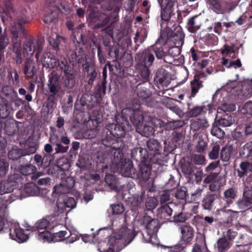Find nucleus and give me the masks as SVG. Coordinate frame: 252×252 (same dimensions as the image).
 Listing matches in <instances>:
<instances>
[{"instance_id": "55", "label": "nucleus", "mask_w": 252, "mask_h": 252, "mask_svg": "<svg viewBox=\"0 0 252 252\" xmlns=\"http://www.w3.org/2000/svg\"><path fill=\"white\" fill-rule=\"evenodd\" d=\"M236 106L232 103H224L222 106V110L224 111H233L235 110Z\"/></svg>"}, {"instance_id": "5", "label": "nucleus", "mask_w": 252, "mask_h": 252, "mask_svg": "<svg viewBox=\"0 0 252 252\" xmlns=\"http://www.w3.org/2000/svg\"><path fill=\"white\" fill-rule=\"evenodd\" d=\"M60 75L55 71H53L49 74L48 87L50 92L52 94V95L50 96L49 99H54V95L56 94L59 96L64 94L60 84Z\"/></svg>"}, {"instance_id": "51", "label": "nucleus", "mask_w": 252, "mask_h": 252, "mask_svg": "<svg viewBox=\"0 0 252 252\" xmlns=\"http://www.w3.org/2000/svg\"><path fill=\"white\" fill-rule=\"evenodd\" d=\"M220 186V179H216L215 181L210 183L209 188L212 191H216L218 190Z\"/></svg>"}, {"instance_id": "16", "label": "nucleus", "mask_w": 252, "mask_h": 252, "mask_svg": "<svg viewBox=\"0 0 252 252\" xmlns=\"http://www.w3.org/2000/svg\"><path fill=\"white\" fill-rule=\"evenodd\" d=\"M211 8L217 14H223L226 9L223 7L219 0H208Z\"/></svg>"}, {"instance_id": "59", "label": "nucleus", "mask_w": 252, "mask_h": 252, "mask_svg": "<svg viewBox=\"0 0 252 252\" xmlns=\"http://www.w3.org/2000/svg\"><path fill=\"white\" fill-rule=\"evenodd\" d=\"M221 64L225 66L226 67L230 68L231 67V60L226 57L222 58Z\"/></svg>"}, {"instance_id": "48", "label": "nucleus", "mask_w": 252, "mask_h": 252, "mask_svg": "<svg viewBox=\"0 0 252 252\" xmlns=\"http://www.w3.org/2000/svg\"><path fill=\"white\" fill-rule=\"evenodd\" d=\"M237 235V233L236 232L232 231L231 230H228L227 232V233L224 235V237H226V239L228 241L231 242V244H232L233 240L236 237Z\"/></svg>"}, {"instance_id": "31", "label": "nucleus", "mask_w": 252, "mask_h": 252, "mask_svg": "<svg viewBox=\"0 0 252 252\" xmlns=\"http://www.w3.org/2000/svg\"><path fill=\"white\" fill-rule=\"evenodd\" d=\"M241 153L246 158L252 156V142L245 144L243 147Z\"/></svg>"}, {"instance_id": "24", "label": "nucleus", "mask_w": 252, "mask_h": 252, "mask_svg": "<svg viewBox=\"0 0 252 252\" xmlns=\"http://www.w3.org/2000/svg\"><path fill=\"white\" fill-rule=\"evenodd\" d=\"M36 225L38 231H44V229H46V230H51L54 227V225L51 224L47 219H43L40 220Z\"/></svg>"}, {"instance_id": "25", "label": "nucleus", "mask_w": 252, "mask_h": 252, "mask_svg": "<svg viewBox=\"0 0 252 252\" xmlns=\"http://www.w3.org/2000/svg\"><path fill=\"white\" fill-rule=\"evenodd\" d=\"M234 122V119L227 114L218 120L219 125L224 127L230 126Z\"/></svg>"}, {"instance_id": "2", "label": "nucleus", "mask_w": 252, "mask_h": 252, "mask_svg": "<svg viewBox=\"0 0 252 252\" xmlns=\"http://www.w3.org/2000/svg\"><path fill=\"white\" fill-rule=\"evenodd\" d=\"M58 65L63 71L64 75L62 77L63 84L68 88H72L74 84V75L72 67L68 64L67 60L61 57L58 60Z\"/></svg>"}, {"instance_id": "33", "label": "nucleus", "mask_w": 252, "mask_h": 252, "mask_svg": "<svg viewBox=\"0 0 252 252\" xmlns=\"http://www.w3.org/2000/svg\"><path fill=\"white\" fill-rule=\"evenodd\" d=\"M147 145L150 151H158L159 147V143L155 139H150L147 142Z\"/></svg>"}, {"instance_id": "13", "label": "nucleus", "mask_w": 252, "mask_h": 252, "mask_svg": "<svg viewBox=\"0 0 252 252\" xmlns=\"http://www.w3.org/2000/svg\"><path fill=\"white\" fill-rule=\"evenodd\" d=\"M201 25V21L198 19V16L196 15L189 19L187 28L189 32L193 33L199 29Z\"/></svg>"}, {"instance_id": "40", "label": "nucleus", "mask_w": 252, "mask_h": 252, "mask_svg": "<svg viewBox=\"0 0 252 252\" xmlns=\"http://www.w3.org/2000/svg\"><path fill=\"white\" fill-rule=\"evenodd\" d=\"M141 177L144 180H148L151 175V169L148 167H144L141 168Z\"/></svg>"}, {"instance_id": "11", "label": "nucleus", "mask_w": 252, "mask_h": 252, "mask_svg": "<svg viewBox=\"0 0 252 252\" xmlns=\"http://www.w3.org/2000/svg\"><path fill=\"white\" fill-rule=\"evenodd\" d=\"M143 120L142 117H141L138 120V123L134 122V124L137 125L136 130L139 132L141 135L145 136H149L152 135L154 132V128L149 126L145 125L142 128V126L140 124V121Z\"/></svg>"}, {"instance_id": "49", "label": "nucleus", "mask_w": 252, "mask_h": 252, "mask_svg": "<svg viewBox=\"0 0 252 252\" xmlns=\"http://www.w3.org/2000/svg\"><path fill=\"white\" fill-rule=\"evenodd\" d=\"M203 110L202 107H195L189 112V115L191 117H196L201 114Z\"/></svg>"}, {"instance_id": "56", "label": "nucleus", "mask_w": 252, "mask_h": 252, "mask_svg": "<svg viewBox=\"0 0 252 252\" xmlns=\"http://www.w3.org/2000/svg\"><path fill=\"white\" fill-rule=\"evenodd\" d=\"M101 120V115L100 114H98V116L97 118H96L95 119H92V120H90L88 122V124L90 125L91 123H92L93 125V127H92L93 129H94L95 128L98 124L100 123Z\"/></svg>"}, {"instance_id": "21", "label": "nucleus", "mask_w": 252, "mask_h": 252, "mask_svg": "<svg viewBox=\"0 0 252 252\" xmlns=\"http://www.w3.org/2000/svg\"><path fill=\"white\" fill-rule=\"evenodd\" d=\"M71 233L69 231H60L52 234V242H57L63 240L69 237Z\"/></svg>"}, {"instance_id": "54", "label": "nucleus", "mask_w": 252, "mask_h": 252, "mask_svg": "<svg viewBox=\"0 0 252 252\" xmlns=\"http://www.w3.org/2000/svg\"><path fill=\"white\" fill-rule=\"evenodd\" d=\"M57 206L61 211H63L66 208V203L64 198H60L57 200Z\"/></svg>"}, {"instance_id": "6", "label": "nucleus", "mask_w": 252, "mask_h": 252, "mask_svg": "<svg viewBox=\"0 0 252 252\" xmlns=\"http://www.w3.org/2000/svg\"><path fill=\"white\" fill-rule=\"evenodd\" d=\"M42 50V45L36 40L27 41L24 47L23 54L26 59H30L35 52V57L37 61L39 59V54Z\"/></svg>"}, {"instance_id": "57", "label": "nucleus", "mask_w": 252, "mask_h": 252, "mask_svg": "<svg viewBox=\"0 0 252 252\" xmlns=\"http://www.w3.org/2000/svg\"><path fill=\"white\" fill-rule=\"evenodd\" d=\"M57 148H56V152L57 153L61 152L64 153L66 152L68 150V146L64 147L61 145L60 143L57 142L56 143Z\"/></svg>"}, {"instance_id": "52", "label": "nucleus", "mask_w": 252, "mask_h": 252, "mask_svg": "<svg viewBox=\"0 0 252 252\" xmlns=\"http://www.w3.org/2000/svg\"><path fill=\"white\" fill-rule=\"evenodd\" d=\"M66 208L70 209L74 208L76 206V202L75 199L72 197L64 198Z\"/></svg>"}, {"instance_id": "26", "label": "nucleus", "mask_w": 252, "mask_h": 252, "mask_svg": "<svg viewBox=\"0 0 252 252\" xmlns=\"http://www.w3.org/2000/svg\"><path fill=\"white\" fill-rule=\"evenodd\" d=\"M156 80L157 82L159 83V84L162 86H167L170 83L169 78H168V75L164 73L158 74Z\"/></svg>"}, {"instance_id": "35", "label": "nucleus", "mask_w": 252, "mask_h": 252, "mask_svg": "<svg viewBox=\"0 0 252 252\" xmlns=\"http://www.w3.org/2000/svg\"><path fill=\"white\" fill-rule=\"evenodd\" d=\"M211 134L219 138H221L224 136V132L223 130L217 126H213L211 130Z\"/></svg>"}, {"instance_id": "14", "label": "nucleus", "mask_w": 252, "mask_h": 252, "mask_svg": "<svg viewBox=\"0 0 252 252\" xmlns=\"http://www.w3.org/2000/svg\"><path fill=\"white\" fill-rule=\"evenodd\" d=\"M64 41V38L60 36L56 32H52L48 37V41L51 45L59 48V45Z\"/></svg>"}, {"instance_id": "9", "label": "nucleus", "mask_w": 252, "mask_h": 252, "mask_svg": "<svg viewBox=\"0 0 252 252\" xmlns=\"http://www.w3.org/2000/svg\"><path fill=\"white\" fill-rule=\"evenodd\" d=\"M182 241L187 243L191 241L194 235V231L192 227L183 226L180 228Z\"/></svg>"}, {"instance_id": "32", "label": "nucleus", "mask_w": 252, "mask_h": 252, "mask_svg": "<svg viewBox=\"0 0 252 252\" xmlns=\"http://www.w3.org/2000/svg\"><path fill=\"white\" fill-rule=\"evenodd\" d=\"M238 204L242 210H246L252 204V199L249 200L243 196V198L238 201Z\"/></svg>"}, {"instance_id": "19", "label": "nucleus", "mask_w": 252, "mask_h": 252, "mask_svg": "<svg viewBox=\"0 0 252 252\" xmlns=\"http://www.w3.org/2000/svg\"><path fill=\"white\" fill-rule=\"evenodd\" d=\"M49 230L38 231V239L43 243L52 242V234Z\"/></svg>"}, {"instance_id": "43", "label": "nucleus", "mask_w": 252, "mask_h": 252, "mask_svg": "<svg viewBox=\"0 0 252 252\" xmlns=\"http://www.w3.org/2000/svg\"><path fill=\"white\" fill-rule=\"evenodd\" d=\"M220 146L218 145H215L211 152L209 153V157L212 159H216L219 156Z\"/></svg>"}, {"instance_id": "64", "label": "nucleus", "mask_w": 252, "mask_h": 252, "mask_svg": "<svg viewBox=\"0 0 252 252\" xmlns=\"http://www.w3.org/2000/svg\"><path fill=\"white\" fill-rule=\"evenodd\" d=\"M243 196L249 200L252 199V190H246L243 193Z\"/></svg>"}, {"instance_id": "37", "label": "nucleus", "mask_w": 252, "mask_h": 252, "mask_svg": "<svg viewBox=\"0 0 252 252\" xmlns=\"http://www.w3.org/2000/svg\"><path fill=\"white\" fill-rule=\"evenodd\" d=\"M206 147L207 143L206 141L202 138H199L196 146L197 152L199 153L203 152L206 149Z\"/></svg>"}, {"instance_id": "46", "label": "nucleus", "mask_w": 252, "mask_h": 252, "mask_svg": "<svg viewBox=\"0 0 252 252\" xmlns=\"http://www.w3.org/2000/svg\"><path fill=\"white\" fill-rule=\"evenodd\" d=\"M56 12H52L51 14H46L43 17V20L45 23H50L56 19Z\"/></svg>"}, {"instance_id": "12", "label": "nucleus", "mask_w": 252, "mask_h": 252, "mask_svg": "<svg viewBox=\"0 0 252 252\" xmlns=\"http://www.w3.org/2000/svg\"><path fill=\"white\" fill-rule=\"evenodd\" d=\"M164 13L170 15L173 11V8L176 3V0H158Z\"/></svg>"}, {"instance_id": "3", "label": "nucleus", "mask_w": 252, "mask_h": 252, "mask_svg": "<svg viewBox=\"0 0 252 252\" xmlns=\"http://www.w3.org/2000/svg\"><path fill=\"white\" fill-rule=\"evenodd\" d=\"M123 154L120 149L117 150L114 153L115 158L120 159V173L122 176L127 177H133L135 174V169L133 164L129 159H123Z\"/></svg>"}, {"instance_id": "60", "label": "nucleus", "mask_w": 252, "mask_h": 252, "mask_svg": "<svg viewBox=\"0 0 252 252\" xmlns=\"http://www.w3.org/2000/svg\"><path fill=\"white\" fill-rule=\"evenodd\" d=\"M218 162H213L211 163L208 166L206 167L205 171L210 172L214 170L218 166Z\"/></svg>"}, {"instance_id": "20", "label": "nucleus", "mask_w": 252, "mask_h": 252, "mask_svg": "<svg viewBox=\"0 0 252 252\" xmlns=\"http://www.w3.org/2000/svg\"><path fill=\"white\" fill-rule=\"evenodd\" d=\"M208 126V122L205 119H198L192 122L190 124V128L194 131L198 130L200 128L206 127Z\"/></svg>"}, {"instance_id": "17", "label": "nucleus", "mask_w": 252, "mask_h": 252, "mask_svg": "<svg viewBox=\"0 0 252 252\" xmlns=\"http://www.w3.org/2000/svg\"><path fill=\"white\" fill-rule=\"evenodd\" d=\"M13 51L16 54V62L17 63H22L21 47L20 40L12 41Z\"/></svg>"}, {"instance_id": "53", "label": "nucleus", "mask_w": 252, "mask_h": 252, "mask_svg": "<svg viewBox=\"0 0 252 252\" xmlns=\"http://www.w3.org/2000/svg\"><path fill=\"white\" fill-rule=\"evenodd\" d=\"M8 44V39L6 36H0V50L5 48Z\"/></svg>"}, {"instance_id": "29", "label": "nucleus", "mask_w": 252, "mask_h": 252, "mask_svg": "<svg viewBox=\"0 0 252 252\" xmlns=\"http://www.w3.org/2000/svg\"><path fill=\"white\" fill-rule=\"evenodd\" d=\"M35 170V167L31 164L23 166L20 168L21 173L24 175H31L33 173Z\"/></svg>"}, {"instance_id": "36", "label": "nucleus", "mask_w": 252, "mask_h": 252, "mask_svg": "<svg viewBox=\"0 0 252 252\" xmlns=\"http://www.w3.org/2000/svg\"><path fill=\"white\" fill-rule=\"evenodd\" d=\"M241 111L243 114L252 115V101L246 102L241 109Z\"/></svg>"}, {"instance_id": "45", "label": "nucleus", "mask_w": 252, "mask_h": 252, "mask_svg": "<svg viewBox=\"0 0 252 252\" xmlns=\"http://www.w3.org/2000/svg\"><path fill=\"white\" fill-rule=\"evenodd\" d=\"M218 178H219V177H218L217 173H211L205 178L204 180V183L206 184L211 183Z\"/></svg>"}, {"instance_id": "38", "label": "nucleus", "mask_w": 252, "mask_h": 252, "mask_svg": "<svg viewBox=\"0 0 252 252\" xmlns=\"http://www.w3.org/2000/svg\"><path fill=\"white\" fill-rule=\"evenodd\" d=\"M248 165V162H243L240 164V167L242 171H239L238 175L239 177H242L244 176L245 175L247 174L248 171H249Z\"/></svg>"}, {"instance_id": "44", "label": "nucleus", "mask_w": 252, "mask_h": 252, "mask_svg": "<svg viewBox=\"0 0 252 252\" xmlns=\"http://www.w3.org/2000/svg\"><path fill=\"white\" fill-rule=\"evenodd\" d=\"M8 164L7 162L0 159V176L5 175L8 170Z\"/></svg>"}, {"instance_id": "34", "label": "nucleus", "mask_w": 252, "mask_h": 252, "mask_svg": "<svg viewBox=\"0 0 252 252\" xmlns=\"http://www.w3.org/2000/svg\"><path fill=\"white\" fill-rule=\"evenodd\" d=\"M191 85L192 88V94L194 95L197 93L198 90L202 87V84L198 78H194V80L191 82Z\"/></svg>"}, {"instance_id": "41", "label": "nucleus", "mask_w": 252, "mask_h": 252, "mask_svg": "<svg viewBox=\"0 0 252 252\" xmlns=\"http://www.w3.org/2000/svg\"><path fill=\"white\" fill-rule=\"evenodd\" d=\"M144 60L145 66H149L152 65L155 57L152 54L148 53L145 55Z\"/></svg>"}, {"instance_id": "18", "label": "nucleus", "mask_w": 252, "mask_h": 252, "mask_svg": "<svg viewBox=\"0 0 252 252\" xmlns=\"http://www.w3.org/2000/svg\"><path fill=\"white\" fill-rule=\"evenodd\" d=\"M14 232L15 237L12 238V239L19 243L24 242L29 238L28 234L25 233L24 230L21 228L16 227L14 229Z\"/></svg>"}, {"instance_id": "42", "label": "nucleus", "mask_w": 252, "mask_h": 252, "mask_svg": "<svg viewBox=\"0 0 252 252\" xmlns=\"http://www.w3.org/2000/svg\"><path fill=\"white\" fill-rule=\"evenodd\" d=\"M192 160L194 163L198 165L204 164L205 161L204 157L201 155H195L193 156Z\"/></svg>"}, {"instance_id": "15", "label": "nucleus", "mask_w": 252, "mask_h": 252, "mask_svg": "<svg viewBox=\"0 0 252 252\" xmlns=\"http://www.w3.org/2000/svg\"><path fill=\"white\" fill-rule=\"evenodd\" d=\"M36 71L34 62L33 60L27 59L24 67V73L29 77H32Z\"/></svg>"}, {"instance_id": "4", "label": "nucleus", "mask_w": 252, "mask_h": 252, "mask_svg": "<svg viewBox=\"0 0 252 252\" xmlns=\"http://www.w3.org/2000/svg\"><path fill=\"white\" fill-rule=\"evenodd\" d=\"M142 225L146 229L147 235L149 236V238L145 239V241L151 242L153 238L156 237V234L159 228L158 220L152 219L149 216H145L142 220Z\"/></svg>"}, {"instance_id": "22", "label": "nucleus", "mask_w": 252, "mask_h": 252, "mask_svg": "<svg viewBox=\"0 0 252 252\" xmlns=\"http://www.w3.org/2000/svg\"><path fill=\"white\" fill-rule=\"evenodd\" d=\"M24 191L28 196H34L38 193V187L32 183H28L25 185Z\"/></svg>"}, {"instance_id": "10", "label": "nucleus", "mask_w": 252, "mask_h": 252, "mask_svg": "<svg viewBox=\"0 0 252 252\" xmlns=\"http://www.w3.org/2000/svg\"><path fill=\"white\" fill-rule=\"evenodd\" d=\"M231 245V242L228 241L226 237H222L219 239L215 245L216 252H223L227 250Z\"/></svg>"}, {"instance_id": "61", "label": "nucleus", "mask_w": 252, "mask_h": 252, "mask_svg": "<svg viewBox=\"0 0 252 252\" xmlns=\"http://www.w3.org/2000/svg\"><path fill=\"white\" fill-rule=\"evenodd\" d=\"M110 232V230L108 229V228H104L99 229L98 234L99 235H104V236H108Z\"/></svg>"}, {"instance_id": "8", "label": "nucleus", "mask_w": 252, "mask_h": 252, "mask_svg": "<svg viewBox=\"0 0 252 252\" xmlns=\"http://www.w3.org/2000/svg\"><path fill=\"white\" fill-rule=\"evenodd\" d=\"M42 63L43 66L53 68L57 66V62L54 55L50 53H46L43 55Z\"/></svg>"}, {"instance_id": "63", "label": "nucleus", "mask_w": 252, "mask_h": 252, "mask_svg": "<svg viewBox=\"0 0 252 252\" xmlns=\"http://www.w3.org/2000/svg\"><path fill=\"white\" fill-rule=\"evenodd\" d=\"M156 54L157 58L161 59L165 56V54L161 49H158L156 51Z\"/></svg>"}, {"instance_id": "50", "label": "nucleus", "mask_w": 252, "mask_h": 252, "mask_svg": "<svg viewBox=\"0 0 252 252\" xmlns=\"http://www.w3.org/2000/svg\"><path fill=\"white\" fill-rule=\"evenodd\" d=\"M160 211L164 217L170 216L172 213V210L168 205L163 206L160 209Z\"/></svg>"}, {"instance_id": "58", "label": "nucleus", "mask_w": 252, "mask_h": 252, "mask_svg": "<svg viewBox=\"0 0 252 252\" xmlns=\"http://www.w3.org/2000/svg\"><path fill=\"white\" fill-rule=\"evenodd\" d=\"M221 23L220 22H216L214 25V32L219 34H220L221 32Z\"/></svg>"}, {"instance_id": "39", "label": "nucleus", "mask_w": 252, "mask_h": 252, "mask_svg": "<svg viewBox=\"0 0 252 252\" xmlns=\"http://www.w3.org/2000/svg\"><path fill=\"white\" fill-rule=\"evenodd\" d=\"M112 213L113 214L119 215L122 214L125 210L122 204H117L112 206Z\"/></svg>"}, {"instance_id": "7", "label": "nucleus", "mask_w": 252, "mask_h": 252, "mask_svg": "<svg viewBox=\"0 0 252 252\" xmlns=\"http://www.w3.org/2000/svg\"><path fill=\"white\" fill-rule=\"evenodd\" d=\"M74 185V181L72 178H67L65 181H63L60 185H56L54 188V192L57 193H66Z\"/></svg>"}, {"instance_id": "23", "label": "nucleus", "mask_w": 252, "mask_h": 252, "mask_svg": "<svg viewBox=\"0 0 252 252\" xmlns=\"http://www.w3.org/2000/svg\"><path fill=\"white\" fill-rule=\"evenodd\" d=\"M215 199V196L213 195L206 196L202 202V206L203 208L205 210H210L212 207L213 203Z\"/></svg>"}, {"instance_id": "27", "label": "nucleus", "mask_w": 252, "mask_h": 252, "mask_svg": "<svg viewBox=\"0 0 252 252\" xmlns=\"http://www.w3.org/2000/svg\"><path fill=\"white\" fill-rule=\"evenodd\" d=\"M224 195L227 202L230 203L232 202V200L236 197V192L234 189L230 188L224 191Z\"/></svg>"}, {"instance_id": "1", "label": "nucleus", "mask_w": 252, "mask_h": 252, "mask_svg": "<svg viewBox=\"0 0 252 252\" xmlns=\"http://www.w3.org/2000/svg\"><path fill=\"white\" fill-rule=\"evenodd\" d=\"M134 237L132 230L123 227L109 238L108 242L99 241L97 245L99 252H118L128 245Z\"/></svg>"}, {"instance_id": "62", "label": "nucleus", "mask_w": 252, "mask_h": 252, "mask_svg": "<svg viewBox=\"0 0 252 252\" xmlns=\"http://www.w3.org/2000/svg\"><path fill=\"white\" fill-rule=\"evenodd\" d=\"M11 33L12 34V41L16 40H20L18 39V32L16 30L13 28L11 29Z\"/></svg>"}, {"instance_id": "30", "label": "nucleus", "mask_w": 252, "mask_h": 252, "mask_svg": "<svg viewBox=\"0 0 252 252\" xmlns=\"http://www.w3.org/2000/svg\"><path fill=\"white\" fill-rule=\"evenodd\" d=\"M231 148L230 147H225L223 148L220 153L221 159L223 161H227L230 158Z\"/></svg>"}, {"instance_id": "28", "label": "nucleus", "mask_w": 252, "mask_h": 252, "mask_svg": "<svg viewBox=\"0 0 252 252\" xmlns=\"http://www.w3.org/2000/svg\"><path fill=\"white\" fill-rule=\"evenodd\" d=\"M221 54L225 55V57L235 58L236 57L235 52L233 48L227 45H224L221 50Z\"/></svg>"}, {"instance_id": "47", "label": "nucleus", "mask_w": 252, "mask_h": 252, "mask_svg": "<svg viewBox=\"0 0 252 252\" xmlns=\"http://www.w3.org/2000/svg\"><path fill=\"white\" fill-rule=\"evenodd\" d=\"M158 202L156 198L151 197L148 198L146 201V205L151 209H154L158 205Z\"/></svg>"}]
</instances>
